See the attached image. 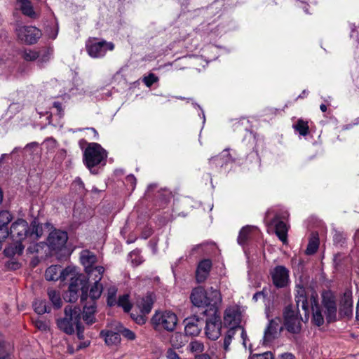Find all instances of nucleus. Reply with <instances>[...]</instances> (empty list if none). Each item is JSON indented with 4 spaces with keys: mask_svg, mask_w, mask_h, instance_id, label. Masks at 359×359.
Masks as SVG:
<instances>
[{
    "mask_svg": "<svg viewBox=\"0 0 359 359\" xmlns=\"http://www.w3.org/2000/svg\"><path fill=\"white\" fill-rule=\"evenodd\" d=\"M236 332V330L235 329H229L228 332H226V334L224 337V348L225 351L229 350V346L231 344V342L232 341V339L233 336L235 335Z\"/></svg>",
    "mask_w": 359,
    "mask_h": 359,
    "instance_id": "obj_47",
    "label": "nucleus"
},
{
    "mask_svg": "<svg viewBox=\"0 0 359 359\" xmlns=\"http://www.w3.org/2000/svg\"><path fill=\"white\" fill-rule=\"evenodd\" d=\"M319 247V238L317 232L312 233L311 237L309 241L305 253L308 255H313L316 252Z\"/></svg>",
    "mask_w": 359,
    "mask_h": 359,
    "instance_id": "obj_31",
    "label": "nucleus"
},
{
    "mask_svg": "<svg viewBox=\"0 0 359 359\" xmlns=\"http://www.w3.org/2000/svg\"><path fill=\"white\" fill-rule=\"evenodd\" d=\"M61 267L60 266L53 265L48 267L45 273V277L47 280H57L60 279V273Z\"/></svg>",
    "mask_w": 359,
    "mask_h": 359,
    "instance_id": "obj_34",
    "label": "nucleus"
},
{
    "mask_svg": "<svg viewBox=\"0 0 359 359\" xmlns=\"http://www.w3.org/2000/svg\"><path fill=\"white\" fill-rule=\"evenodd\" d=\"M166 359H182L179 354L172 348H169L165 352Z\"/></svg>",
    "mask_w": 359,
    "mask_h": 359,
    "instance_id": "obj_50",
    "label": "nucleus"
},
{
    "mask_svg": "<svg viewBox=\"0 0 359 359\" xmlns=\"http://www.w3.org/2000/svg\"><path fill=\"white\" fill-rule=\"evenodd\" d=\"M116 304L123 309L126 312H128L131 309V304L129 301V296L128 294H123L121 296L118 301L116 300Z\"/></svg>",
    "mask_w": 359,
    "mask_h": 359,
    "instance_id": "obj_42",
    "label": "nucleus"
},
{
    "mask_svg": "<svg viewBox=\"0 0 359 359\" xmlns=\"http://www.w3.org/2000/svg\"><path fill=\"white\" fill-rule=\"evenodd\" d=\"M271 224L274 226L276 230V233L280 238V240L283 243L287 242V227L284 222L279 219V218L276 217L271 222Z\"/></svg>",
    "mask_w": 359,
    "mask_h": 359,
    "instance_id": "obj_17",
    "label": "nucleus"
},
{
    "mask_svg": "<svg viewBox=\"0 0 359 359\" xmlns=\"http://www.w3.org/2000/svg\"><path fill=\"white\" fill-rule=\"evenodd\" d=\"M273 283L276 287H284L290 282V271L283 266H277L270 273Z\"/></svg>",
    "mask_w": 359,
    "mask_h": 359,
    "instance_id": "obj_11",
    "label": "nucleus"
},
{
    "mask_svg": "<svg viewBox=\"0 0 359 359\" xmlns=\"http://www.w3.org/2000/svg\"><path fill=\"white\" fill-rule=\"evenodd\" d=\"M104 286V281L103 283H96L93 282V283L90 285L89 290V297L90 299V302H95L98 299L103 292V288Z\"/></svg>",
    "mask_w": 359,
    "mask_h": 359,
    "instance_id": "obj_26",
    "label": "nucleus"
},
{
    "mask_svg": "<svg viewBox=\"0 0 359 359\" xmlns=\"http://www.w3.org/2000/svg\"><path fill=\"white\" fill-rule=\"evenodd\" d=\"M205 296L204 307H208L210 313H217L218 307L222 302V296L219 291L213 287H210L205 290Z\"/></svg>",
    "mask_w": 359,
    "mask_h": 359,
    "instance_id": "obj_12",
    "label": "nucleus"
},
{
    "mask_svg": "<svg viewBox=\"0 0 359 359\" xmlns=\"http://www.w3.org/2000/svg\"><path fill=\"white\" fill-rule=\"evenodd\" d=\"M278 329V323L273 320H271L264 331L263 338L264 344H269L277 337Z\"/></svg>",
    "mask_w": 359,
    "mask_h": 359,
    "instance_id": "obj_16",
    "label": "nucleus"
},
{
    "mask_svg": "<svg viewBox=\"0 0 359 359\" xmlns=\"http://www.w3.org/2000/svg\"><path fill=\"white\" fill-rule=\"evenodd\" d=\"M12 220L11 214L6 210H3L0 212V226L1 227H8V224Z\"/></svg>",
    "mask_w": 359,
    "mask_h": 359,
    "instance_id": "obj_45",
    "label": "nucleus"
},
{
    "mask_svg": "<svg viewBox=\"0 0 359 359\" xmlns=\"http://www.w3.org/2000/svg\"><path fill=\"white\" fill-rule=\"evenodd\" d=\"M81 262L84 266L85 271L95 266L97 257L95 255L88 250H83L80 254Z\"/></svg>",
    "mask_w": 359,
    "mask_h": 359,
    "instance_id": "obj_19",
    "label": "nucleus"
},
{
    "mask_svg": "<svg viewBox=\"0 0 359 359\" xmlns=\"http://www.w3.org/2000/svg\"><path fill=\"white\" fill-rule=\"evenodd\" d=\"M211 266L212 263L209 259H204L198 264L196 272L197 282L202 283L205 280L209 275Z\"/></svg>",
    "mask_w": 359,
    "mask_h": 359,
    "instance_id": "obj_15",
    "label": "nucleus"
},
{
    "mask_svg": "<svg viewBox=\"0 0 359 359\" xmlns=\"http://www.w3.org/2000/svg\"><path fill=\"white\" fill-rule=\"evenodd\" d=\"M39 248H41L39 243H34L28 247L27 251L32 254L36 253L39 252Z\"/></svg>",
    "mask_w": 359,
    "mask_h": 359,
    "instance_id": "obj_54",
    "label": "nucleus"
},
{
    "mask_svg": "<svg viewBox=\"0 0 359 359\" xmlns=\"http://www.w3.org/2000/svg\"><path fill=\"white\" fill-rule=\"evenodd\" d=\"M53 107L57 109V110L59 112V114H62V108L61 103H60L58 102H55L53 103Z\"/></svg>",
    "mask_w": 359,
    "mask_h": 359,
    "instance_id": "obj_58",
    "label": "nucleus"
},
{
    "mask_svg": "<svg viewBox=\"0 0 359 359\" xmlns=\"http://www.w3.org/2000/svg\"><path fill=\"white\" fill-rule=\"evenodd\" d=\"M43 226L36 221L32 222L29 227L28 240L29 242H34L41 238L43 235Z\"/></svg>",
    "mask_w": 359,
    "mask_h": 359,
    "instance_id": "obj_23",
    "label": "nucleus"
},
{
    "mask_svg": "<svg viewBox=\"0 0 359 359\" xmlns=\"http://www.w3.org/2000/svg\"><path fill=\"white\" fill-rule=\"evenodd\" d=\"M18 4L19 8L22 11L24 15H26L30 18H35L37 15L34 11L32 4L28 0H18Z\"/></svg>",
    "mask_w": 359,
    "mask_h": 359,
    "instance_id": "obj_30",
    "label": "nucleus"
},
{
    "mask_svg": "<svg viewBox=\"0 0 359 359\" xmlns=\"http://www.w3.org/2000/svg\"><path fill=\"white\" fill-rule=\"evenodd\" d=\"M29 227L28 223L22 219H19L12 224L10 233L16 242L13 245H10L5 249V253L8 256L22 253L25 245L22 244V241L24 239H28Z\"/></svg>",
    "mask_w": 359,
    "mask_h": 359,
    "instance_id": "obj_1",
    "label": "nucleus"
},
{
    "mask_svg": "<svg viewBox=\"0 0 359 359\" xmlns=\"http://www.w3.org/2000/svg\"><path fill=\"white\" fill-rule=\"evenodd\" d=\"M67 278H70L71 282H72L74 281L76 278H81V276L79 275L75 267L68 266L65 269H61L60 280L64 281Z\"/></svg>",
    "mask_w": 359,
    "mask_h": 359,
    "instance_id": "obj_28",
    "label": "nucleus"
},
{
    "mask_svg": "<svg viewBox=\"0 0 359 359\" xmlns=\"http://www.w3.org/2000/svg\"><path fill=\"white\" fill-rule=\"evenodd\" d=\"M127 179H128V181H130L131 183H134V184L135 183L136 180H135V178L134 177V176H133V175H129V176H128Z\"/></svg>",
    "mask_w": 359,
    "mask_h": 359,
    "instance_id": "obj_61",
    "label": "nucleus"
},
{
    "mask_svg": "<svg viewBox=\"0 0 359 359\" xmlns=\"http://www.w3.org/2000/svg\"><path fill=\"white\" fill-rule=\"evenodd\" d=\"M283 323L284 327L289 332L292 330V306L287 305L283 313Z\"/></svg>",
    "mask_w": 359,
    "mask_h": 359,
    "instance_id": "obj_35",
    "label": "nucleus"
},
{
    "mask_svg": "<svg viewBox=\"0 0 359 359\" xmlns=\"http://www.w3.org/2000/svg\"><path fill=\"white\" fill-rule=\"evenodd\" d=\"M67 239V233L65 231L55 229L49 233L47 245L51 251L57 253L65 248Z\"/></svg>",
    "mask_w": 359,
    "mask_h": 359,
    "instance_id": "obj_5",
    "label": "nucleus"
},
{
    "mask_svg": "<svg viewBox=\"0 0 359 359\" xmlns=\"http://www.w3.org/2000/svg\"><path fill=\"white\" fill-rule=\"evenodd\" d=\"M90 281L101 283L105 269L102 266H95L85 271Z\"/></svg>",
    "mask_w": 359,
    "mask_h": 359,
    "instance_id": "obj_20",
    "label": "nucleus"
},
{
    "mask_svg": "<svg viewBox=\"0 0 359 359\" xmlns=\"http://www.w3.org/2000/svg\"><path fill=\"white\" fill-rule=\"evenodd\" d=\"M65 317L57 320L58 327L67 334L74 332V327L79 323L80 309L69 306L65 309Z\"/></svg>",
    "mask_w": 359,
    "mask_h": 359,
    "instance_id": "obj_3",
    "label": "nucleus"
},
{
    "mask_svg": "<svg viewBox=\"0 0 359 359\" xmlns=\"http://www.w3.org/2000/svg\"><path fill=\"white\" fill-rule=\"evenodd\" d=\"M320 110L323 111V112H325L326 110H327V107L325 104H322L320 106Z\"/></svg>",
    "mask_w": 359,
    "mask_h": 359,
    "instance_id": "obj_64",
    "label": "nucleus"
},
{
    "mask_svg": "<svg viewBox=\"0 0 359 359\" xmlns=\"http://www.w3.org/2000/svg\"><path fill=\"white\" fill-rule=\"evenodd\" d=\"M9 234L8 228V227H1L0 226V241H3L6 239Z\"/></svg>",
    "mask_w": 359,
    "mask_h": 359,
    "instance_id": "obj_53",
    "label": "nucleus"
},
{
    "mask_svg": "<svg viewBox=\"0 0 359 359\" xmlns=\"http://www.w3.org/2000/svg\"><path fill=\"white\" fill-rule=\"evenodd\" d=\"M100 334L104 337L105 343L107 345H115L120 342V336L118 333L111 331L102 330Z\"/></svg>",
    "mask_w": 359,
    "mask_h": 359,
    "instance_id": "obj_33",
    "label": "nucleus"
},
{
    "mask_svg": "<svg viewBox=\"0 0 359 359\" xmlns=\"http://www.w3.org/2000/svg\"><path fill=\"white\" fill-rule=\"evenodd\" d=\"M231 161V157L227 149H224L219 156L210 159V163L211 165H215V167L221 168Z\"/></svg>",
    "mask_w": 359,
    "mask_h": 359,
    "instance_id": "obj_24",
    "label": "nucleus"
},
{
    "mask_svg": "<svg viewBox=\"0 0 359 359\" xmlns=\"http://www.w3.org/2000/svg\"><path fill=\"white\" fill-rule=\"evenodd\" d=\"M251 359H274L271 352L267 351L262 354H255Z\"/></svg>",
    "mask_w": 359,
    "mask_h": 359,
    "instance_id": "obj_51",
    "label": "nucleus"
},
{
    "mask_svg": "<svg viewBox=\"0 0 359 359\" xmlns=\"http://www.w3.org/2000/svg\"><path fill=\"white\" fill-rule=\"evenodd\" d=\"M279 359H292V354L288 353H283Z\"/></svg>",
    "mask_w": 359,
    "mask_h": 359,
    "instance_id": "obj_59",
    "label": "nucleus"
},
{
    "mask_svg": "<svg viewBox=\"0 0 359 359\" xmlns=\"http://www.w3.org/2000/svg\"><path fill=\"white\" fill-rule=\"evenodd\" d=\"M353 301L349 292L344 293L341 301L340 312L348 316L352 312Z\"/></svg>",
    "mask_w": 359,
    "mask_h": 359,
    "instance_id": "obj_27",
    "label": "nucleus"
},
{
    "mask_svg": "<svg viewBox=\"0 0 359 359\" xmlns=\"http://www.w3.org/2000/svg\"><path fill=\"white\" fill-rule=\"evenodd\" d=\"M34 308L36 313L38 314H43L46 312H49V311L47 309L46 302L42 300H36L34 302Z\"/></svg>",
    "mask_w": 359,
    "mask_h": 359,
    "instance_id": "obj_44",
    "label": "nucleus"
},
{
    "mask_svg": "<svg viewBox=\"0 0 359 359\" xmlns=\"http://www.w3.org/2000/svg\"><path fill=\"white\" fill-rule=\"evenodd\" d=\"M48 294L50 300L53 303V306L56 309H59L62 306V302L60 298V295L54 290H48Z\"/></svg>",
    "mask_w": 359,
    "mask_h": 359,
    "instance_id": "obj_38",
    "label": "nucleus"
},
{
    "mask_svg": "<svg viewBox=\"0 0 359 359\" xmlns=\"http://www.w3.org/2000/svg\"><path fill=\"white\" fill-rule=\"evenodd\" d=\"M205 297V290L203 287H198L193 290L190 299L194 306L204 307Z\"/></svg>",
    "mask_w": 359,
    "mask_h": 359,
    "instance_id": "obj_18",
    "label": "nucleus"
},
{
    "mask_svg": "<svg viewBox=\"0 0 359 359\" xmlns=\"http://www.w3.org/2000/svg\"><path fill=\"white\" fill-rule=\"evenodd\" d=\"M43 145L49 151H52L56 149L57 143L53 138H48L44 141Z\"/></svg>",
    "mask_w": 359,
    "mask_h": 359,
    "instance_id": "obj_49",
    "label": "nucleus"
},
{
    "mask_svg": "<svg viewBox=\"0 0 359 359\" xmlns=\"http://www.w3.org/2000/svg\"><path fill=\"white\" fill-rule=\"evenodd\" d=\"M120 332L122 334V335L127 338L128 339L133 340L135 339V333L127 328H123L121 330H120Z\"/></svg>",
    "mask_w": 359,
    "mask_h": 359,
    "instance_id": "obj_52",
    "label": "nucleus"
},
{
    "mask_svg": "<svg viewBox=\"0 0 359 359\" xmlns=\"http://www.w3.org/2000/svg\"><path fill=\"white\" fill-rule=\"evenodd\" d=\"M153 324L158 329L173 331L178 323L177 315L170 311H158L152 318Z\"/></svg>",
    "mask_w": 359,
    "mask_h": 359,
    "instance_id": "obj_4",
    "label": "nucleus"
},
{
    "mask_svg": "<svg viewBox=\"0 0 359 359\" xmlns=\"http://www.w3.org/2000/svg\"><path fill=\"white\" fill-rule=\"evenodd\" d=\"M35 326L41 330H46L48 329V325L42 320H36Z\"/></svg>",
    "mask_w": 359,
    "mask_h": 359,
    "instance_id": "obj_55",
    "label": "nucleus"
},
{
    "mask_svg": "<svg viewBox=\"0 0 359 359\" xmlns=\"http://www.w3.org/2000/svg\"><path fill=\"white\" fill-rule=\"evenodd\" d=\"M74 184L79 186L81 188H83V183L81 179L78 178L74 182Z\"/></svg>",
    "mask_w": 359,
    "mask_h": 359,
    "instance_id": "obj_60",
    "label": "nucleus"
},
{
    "mask_svg": "<svg viewBox=\"0 0 359 359\" xmlns=\"http://www.w3.org/2000/svg\"><path fill=\"white\" fill-rule=\"evenodd\" d=\"M104 287L107 290L106 294L107 304L110 306L116 305V293L118 290L116 286L111 282H106L104 280Z\"/></svg>",
    "mask_w": 359,
    "mask_h": 359,
    "instance_id": "obj_21",
    "label": "nucleus"
},
{
    "mask_svg": "<svg viewBox=\"0 0 359 359\" xmlns=\"http://www.w3.org/2000/svg\"><path fill=\"white\" fill-rule=\"evenodd\" d=\"M196 359H210L207 355H201L196 358Z\"/></svg>",
    "mask_w": 359,
    "mask_h": 359,
    "instance_id": "obj_62",
    "label": "nucleus"
},
{
    "mask_svg": "<svg viewBox=\"0 0 359 359\" xmlns=\"http://www.w3.org/2000/svg\"><path fill=\"white\" fill-rule=\"evenodd\" d=\"M107 157L106 150L100 144L92 142L88 144L84 151L83 161L87 168L93 172L92 169L102 162H105Z\"/></svg>",
    "mask_w": 359,
    "mask_h": 359,
    "instance_id": "obj_2",
    "label": "nucleus"
},
{
    "mask_svg": "<svg viewBox=\"0 0 359 359\" xmlns=\"http://www.w3.org/2000/svg\"><path fill=\"white\" fill-rule=\"evenodd\" d=\"M296 304L298 311L300 308L305 312V315L309 313V304L307 299L304 294V290H302L298 291V294L296 296Z\"/></svg>",
    "mask_w": 359,
    "mask_h": 359,
    "instance_id": "obj_32",
    "label": "nucleus"
},
{
    "mask_svg": "<svg viewBox=\"0 0 359 359\" xmlns=\"http://www.w3.org/2000/svg\"><path fill=\"white\" fill-rule=\"evenodd\" d=\"M170 342L173 348L179 349L184 345L185 337L180 332H175L172 335Z\"/></svg>",
    "mask_w": 359,
    "mask_h": 359,
    "instance_id": "obj_36",
    "label": "nucleus"
},
{
    "mask_svg": "<svg viewBox=\"0 0 359 359\" xmlns=\"http://www.w3.org/2000/svg\"><path fill=\"white\" fill-rule=\"evenodd\" d=\"M252 228L253 227L249 226L242 228V229L240 231L238 237V243L240 245H243L244 243H245V242L250 237Z\"/></svg>",
    "mask_w": 359,
    "mask_h": 359,
    "instance_id": "obj_39",
    "label": "nucleus"
},
{
    "mask_svg": "<svg viewBox=\"0 0 359 359\" xmlns=\"http://www.w3.org/2000/svg\"><path fill=\"white\" fill-rule=\"evenodd\" d=\"M210 315L206 320L205 334L210 339L216 340L221 334L222 321L217 313Z\"/></svg>",
    "mask_w": 359,
    "mask_h": 359,
    "instance_id": "obj_9",
    "label": "nucleus"
},
{
    "mask_svg": "<svg viewBox=\"0 0 359 359\" xmlns=\"http://www.w3.org/2000/svg\"><path fill=\"white\" fill-rule=\"evenodd\" d=\"M88 304L83 306V318L87 324H92L95 322L96 304L95 302H89Z\"/></svg>",
    "mask_w": 359,
    "mask_h": 359,
    "instance_id": "obj_22",
    "label": "nucleus"
},
{
    "mask_svg": "<svg viewBox=\"0 0 359 359\" xmlns=\"http://www.w3.org/2000/svg\"><path fill=\"white\" fill-rule=\"evenodd\" d=\"M323 304L325 309V313L327 322L334 321L337 318V304L334 297L331 294L323 295Z\"/></svg>",
    "mask_w": 359,
    "mask_h": 359,
    "instance_id": "obj_14",
    "label": "nucleus"
},
{
    "mask_svg": "<svg viewBox=\"0 0 359 359\" xmlns=\"http://www.w3.org/2000/svg\"><path fill=\"white\" fill-rule=\"evenodd\" d=\"M294 128L300 135L302 136H306L309 133L308 121H303L302 119L298 120L297 124L294 126Z\"/></svg>",
    "mask_w": 359,
    "mask_h": 359,
    "instance_id": "obj_37",
    "label": "nucleus"
},
{
    "mask_svg": "<svg viewBox=\"0 0 359 359\" xmlns=\"http://www.w3.org/2000/svg\"><path fill=\"white\" fill-rule=\"evenodd\" d=\"M154 299L151 294L137 299L136 302V306L139 309L141 315L135 318V320L139 324H143L145 322L144 316L148 314L152 308Z\"/></svg>",
    "mask_w": 359,
    "mask_h": 359,
    "instance_id": "obj_13",
    "label": "nucleus"
},
{
    "mask_svg": "<svg viewBox=\"0 0 359 359\" xmlns=\"http://www.w3.org/2000/svg\"><path fill=\"white\" fill-rule=\"evenodd\" d=\"M18 39L28 44L35 43L41 36V31L33 26H22L16 29Z\"/></svg>",
    "mask_w": 359,
    "mask_h": 359,
    "instance_id": "obj_7",
    "label": "nucleus"
},
{
    "mask_svg": "<svg viewBox=\"0 0 359 359\" xmlns=\"http://www.w3.org/2000/svg\"><path fill=\"white\" fill-rule=\"evenodd\" d=\"M11 350V345L5 343L0 336V359H7Z\"/></svg>",
    "mask_w": 359,
    "mask_h": 359,
    "instance_id": "obj_41",
    "label": "nucleus"
},
{
    "mask_svg": "<svg viewBox=\"0 0 359 359\" xmlns=\"http://www.w3.org/2000/svg\"><path fill=\"white\" fill-rule=\"evenodd\" d=\"M242 312L241 308L237 305L228 306L224 313V323L231 327V329L238 328L242 320Z\"/></svg>",
    "mask_w": 359,
    "mask_h": 359,
    "instance_id": "obj_8",
    "label": "nucleus"
},
{
    "mask_svg": "<svg viewBox=\"0 0 359 359\" xmlns=\"http://www.w3.org/2000/svg\"><path fill=\"white\" fill-rule=\"evenodd\" d=\"M236 330H241V337L243 339V344L245 347H246V341H247V338H248V336H247V334H246V332L245 331V330L242 327H238V328H236Z\"/></svg>",
    "mask_w": 359,
    "mask_h": 359,
    "instance_id": "obj_56",
    "label": "nucleus"
},
{
    "mask_svg": "<svg viewBox=\"0 0 359 359\" xmlns=\"http://www.w3.org/2000/svg\"><path fill=\"white\" fill-rule=\"evenodd\" d=\"M78 337L81 339L83 338V330L81 328L80 324L79 323L76 326Z\"/></svg>",
    "mask_w": 359,
    "mask_h": 359,
    "instance_id": "obj_57",
    "label": "nucleus"
},
{
    "mask_svg": "<svg viewBox=\"0 0 359 359\" xmlns=\"http://www.w3.org/2000/svg\"><path fill=\"white\" fill-rule=\"evenodd\" d=\"M39 57L38 51L32 50H25L22 53V57L27 61H33Z\"/></svg>",
    "mask_w": 359,
    "mask_h": 359,
    "instance_id": "obj_46",
    "label": "nucleus"
},
{
    "mask_svg": "<svg viewBox=\"0 0 359 359\" xmlns=\"http://www.w3.org/2000/svg\"><path fill=\"white\" fill-rule=\"evenodd\" d=\"M158 81V78L155 74L150 73L147 76L144 77L143 81L147 87H151L154 83Z\"/></svg>",
    "mask_w": 359,
    "mask_h": 359,
    "instance_id": "obj_48",
    "label": "nucleus"
},
{
    "mask_svg": "<svg viewBox=\"0 0 359 359\" xmlns=\"http://www.w3.org/2000/svg\"><path fill=\"white\" fill-rule=\"evenodd\" d=\"M86 48L89 55L96 58L104 56L107 50H113L114 45L113 43L106 41L89 42L86 45Z\"/></svg>",
    "mask_w": 359,
    "mask_h": 359,
    "instance_id": "obj_10",
    "label": "nucleus"
},
{
    "mask_svg": "<svg viewBox=\"0 0 359 359\" xmlns=\"http://www.w3.org/2000/svg\"><path fill=\"white\" fill-rule=\"evenodd\" d=\"M190 352L197 354L202 353L204 350V345L199 341H192L188 346Z\"/></svg>",
    "mask_w": 359,
    "mask_h": 359,
    "instance_id": "obj_43",
    "label": "nucleus"
},
{
    "mask_svg": "<svg viewBox=\"0 0 359 359\" xmlns=\"http://www.w3.org/2000/svg\"><path fill=\"white\" fill-rule=\"evenodd\" d=\"M39 53V62L41 63H44L50 60L51 56L53 55V50L51 48H46L40 51Z\"/></svg>",
    "mask_w": 359,
    "mask_h": 359,
    "instance_id": "obj_40",
    "label": "nucleus"
},
{
    "mask_svg": "<svg viewBox=\"0 0 359 359\" xmlns=\"http://www.w3.org/2000/svg\"><path fill=\"white\" fill-rule=\"evenodd\" d=\"M81 290L82 294L81 301L83 302L88 299L87 290L85 289L81 278H76L74 281L70 283L69 290L64 295V299L69 302H74L78 299V292Z\"/></svg>",
    "mask_w": 359,
    "mask_h": 359,
    "instance_id": "obj_6",
    "label": "nucleus"
},
{
    "mask_svg": "<svg viewBox=\"0 0 359 359\" xmlns=\"http://www.w3.org/2000/svg\"><path fill=\"white\" fill-rule=\"evenodd\" d=\"M89 345V342H83L82 344H80L79 346H78V348L81 349L82 348H85L86 346H88Z\"/></svg>",
    "mask_w": 359,
    "mask_h": 359,
    "instance_id": "obj_63",
    "label": "nucleus"
},
{
    "mask_svg": "<svg viewBox=\"0 0 359 359\" xmlns=\"http://www.w3.org/2000/svg\"><path fill=\"white\" fill-rule=\"evenodd\" d=\"M311 307L313 311V321L317 326L324 323V318L321 313L320 307L315 299H311Z\"/></svg>",
    "mask_w": 359,
    "mask_h": 359,
    "instance_id": "obj_25",
    "label": "nucleus"
},
{
    "mask_svg": "<svg viewBox=\"0 0 359 359\" xmlns=\"http://www.w3.org/2000/svg\"><path fill=\"white\" fill-rule=\"evenodd\" d=\"M198 319H188L184 328L185 333L187 335H198L201 332V327L198 326Z\"/></svg>",
    "mask_w": 359,
    "mask_h": 359,
    "instance_id": "obj_29",
    "label": "nucleus"
}]
</instances>
